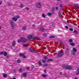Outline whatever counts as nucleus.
Instances as JSON below:
<instances>
[{"mask_svg": "<svg viewBox=\"0 0 79 79\" xmlns=\"http://www.w3.org/2000/svg\"><path fill=\"white\" fill-rule=\"evenodd\" d=\"M65 28H66V29H68V26H65Z\"/></svg>", "mask_w": 79, "mask_h": 79, "instance_id": "09e8293b", "label": "nucleus"}, {"mask_svg": "<svg viewBox=\"0 0 79 79\" xmlns=\"http://www.w3.org/2000/svg\"><path fill=\"white\" fill-rule=\"evenodd\" d=\"M74 79H77V77H75Z\"/></svg>", "mask_w": 79, "mask_h": 79, "instance_id": "bf43d9fd", "label": "nucleus"}, {"mask_svg": "<svg viewBox=\"0 0 79 79\" xmlns=\"http://www.w3.org/2000/svg\"><path fill=\"white\" fill-rule=\"evenodd\" d=\"M15 45L16 42H15V41H14L12 42V46H13V47H14L15 46Z\"/></svg>", "mask_w": 79, "mask_h": 79, "instance_id": "4468645a", "label": "nucleus"}, {"mask_svg": "<svg viewBox=\"0 0 79 79\" xmlns=\"http://www.w3.org/2000/svg\"><path fill=\"white\" fill-rule=\"evenodd\" d=\"M73 33L74 34H76L77 35L78 34V32H77V31L76 30H75L73 31Z\"/></svg>", "mask_w": 79, "mask_h": 79, "instance_id": "f8f14e48", "label": "nucleus"}, {"mask_svg": "<svg viewBox=\"0 0 79 79\" xmlns=\"http://www.w3.org/2000/svg\"><path fill=\"white\" fill-rule=\"evenodd\" d=\"M60 74H62V72H60Z\"/></svg>", "mask_w": 79, "mask_h": 79, "instance_id": "052dcab7", "label": "nucleus"}, {"mask_svg": "<svg viewBox=\"0 0 79 79\" xmlns=\"http://www.w3.org/2000/svg\"><path fill=\"white\" fill-rule=\"evenodd\" d=\"M32 38V36L31 35H29L27 37L28 39L30 40V39H31Z\"/></svg>", "mask_w": 79, "mask_h": 79, "instance_id": "ddd939ff", "label": "nucleus"}, {"mask_svg": "<svg viewBox=\"0 0 79 79\" xmlns=\"http://www.w3.org/2000/svg\"><path fill=\"white\" fill-rule=\"evenodd\" d=\"M77 52V49L76 48H73V50L71 51V53L73 55H76V52Z\"/></svg>", "mask_w": 79, "mask_h": 79, "instance_id": "f03ea898", "label": "nucleus"}, {"mask_svg": "<svg viewBox=\"0 0 79 79\" xmlns=\"http://www.w3.org/2000/svg\"><path fill=\"white\" fill-rule=\"evenodd\" d=\"M19 71L21 73L23 71H24V70L23 69H19Z\"/></svg>", "mask_w": 79, "mask_h": 79, "instance_id": "5701e85b", "label": "nucleus"}, {"mask_svg": "<svg viewBox=\"0 0 79 79\" xmlns=\"http://www.w3.org/2000/svg\"><path fill=\"white\" fill-rule=\"evenodd\" d=\"M32 27H35V24L32 25Z\"/></svg>", "mask_w": 79, "mask_h": 79, "instance_id": "8fccbe9b", "label": "nucleus"}, {"mask_svg": "<svg viewBox=\"0 0 79 79\" xmlns=\"http://www.w3.org/2000/svg\"><path fill=\"white\" fill-rule=\"evenodd\" d=\"M20 8H23V7H24V5L22 4L20 6Z\"/></svg>", "mask_w": 79, "mask_h": 79, "instance_id": "bb28decb", "label": "nucleus"}, {"mask_svg": "<svg viewBox=\"0 0 79 79\" xmlns=\"http://www.w3.org/2000/svg\"><path fill=\"white\" fill-rule=\"evenodd\" d=\"M61 0H57V1H61Z\"/></svg>", "mask_w": 79, "mask_h": 79, "instance_id": "680f3d73", "label": "nucleus"}, {"mask_svg": "<svg viewBox=\"0 0 79 79\" xmlns=\"http://www.w3.org/2000/svg\"><path fill=\"white\" fill-rule=\"evenodd\" d=\"M49 38L50 39H52V38H55V36H52V35H51L50 37H49Z\"/></svg>", "mask_w": 79, "mask_h": 79, "instance_id": "cd10ccee", "label": "nucleus"}, {"mask_svg": "<svg viewBox=\"0 0 79 79\" xmlns=\"http://www.w3.org/2000/svg\"><path fill=\"white\" fill-rule=\"evenodd\" d=\"M10 24L11 26H12L13 25H15V23H14V22H13V21H11L10 22Z\"/></svg>", "mask_w": 79, "mask_h": 79, "instance_id": "b1692460", "label": "nucleus"}, {"mask_svg": "<svg viewBox=\"0 0 79 79\" xmlns=\"http://www.w3.org/2000/svg\"><path fill=\"white\" fill-rule=\"evenodd\" d=\"M18 43H20V42H22V41L21 40V38L19 40H18Z\"/></svg>", "mask_w": 79, "mask_h": 79, "instance_id": "7c9ffc66", "label": "nucleus"}, {"mask_svg": "<svg viewBox=\"0 0 79 79\" xmlns=\"http://www.w3.org/2000/svg\"><path fill=\"white\" fill-rule=\"evenodd\" d=\"M13 71L14 72H15H15H16V70H14Z\"/></svg>", "mask_w": 79, "mask_h": 79, "instance_id": "4d7b16f0", "label": "nucleus"}, {"mask_svg": "<svg viewBox=\"0 0 79 79\" xmlns=\"http://www.w3.org/2000/svg\"><path fill=\"white\" fill-rule=\"evenodd\" d=\"M39 19V18H38V19Z\"/></svg>", "mask_w": 79, "mask_h": 79, "instance_id": "69168bd1", "label": "nucleus"}, {"mask_svg": "<svg viewBox=\"0 0 79 79\" xmlns=\"http://www.w3.org/2000/svg\"><path fill=\"white\" fill-rule=\"evenodd\" d=\"M21 40H22V42H26L27 41V39L25 38H21Z\"/></svg>", "mask_w": 79, "mask_h": 79, "instance_id": "6e6552de", "label": "nucleus"}, {"mask_svg": "<svg viewBox=\"0 0 79 79\" xmlns=\"http://www.w3.org/2000/svg\"><path fill=\"white\" fill-rule=\"evenodd\" d=\"M77 73H76V75H78L79 74V68H77Z\"/></svg>", "mask_w": 79, "mask_h": 79, "instance_id": "a211bd4d", "label": "nucleus"}, {"mask_svg": "<svg viewBox=\"0 0 79 79\" xmlns=\"http://www.w3.org/2000/svg\"><path fill=\"white\" fill-rule=\"evenodd\" d=\"M63 4H62L60 5V8H62V7H63Z\"/></svg>", "mask_w": 79, "mask_h": 79, "instance_id": "79ce46f5", "label": "nucleus"}, {"mask_svg": "<svg viewBox=\"0 0 79 79\" xmlns=\"http://www.w3.org/2000/svg\"><path fill=\"white\" fill-rule=\"evenodd\" d=\"M11 4H10V3H8V6H11Z\"/></svg>", "mask_w": 79, "mask_h": 79, "instance_id": "37998d69", "label": "nucleus"}, {"mask_svg": "<svg viewBox=\"0 0 79 79\" xmlns=\"http://www.w3.org/2000/svg\"><path fill=\"white\" fill-rule=\"evenodd\" d=\"M0 37H1V36H0Z\"/></svg>", "mask_w": 79, "mask_h": 79, "instance_id": "0e129e2a", "label": "nucleus"}, {"mask_svg": "<svg viewBox=\"0 0 79 79\" xmlns=\"http://www.w3.org/2000/svg\"><path fill=\"white\" fill-rule=\"evenodd\" d=\"M65 54H66V55H69V48H67L66 49Z\"/></svg>", "mask_w": 79, "mask_h": 79, "instance_id": "423d86ee", "label": "nucleus"}, {"mask_svg": "<svg viewBox=\"0 0 79 79\" xmlns=\"http://www.w3.org/2000/svg\"><path fill=\"white\" fill-rule=\"evenodd\" d=\"M1 29H2V28L1 27H0V31L1 30Z\"/></svg>", "mask_w": 79, "mask_h": 79, "instance_id": "13d9d810", "label": "nucleus"}, {"mask_svg": "<svg viewBox=\"0 0 79 79\" xmlns=\"http://www.w3.org/2000/svg\"><path fill=\"white\" fill-rule=\"evenodd\" d=\"M66 73H65L64 74V76H66Z\"/></svg>", "mask_w": 79, "mask_h": 79, "instance_id": "5fc2aeb1", "label": "nucleus"}, {"mask_svg": "<svg viewBox=\"0 0 79 79\" xmlns=\"http://www.w3.org/2000/svg\"><path fill=\"white\" fill-rule=\"evenodd\" d=\"M1 4H2V2L0 1V5H1Z\"/></svg>", "mask_w": 79, "mask_h": 79, "instance_id": "603ef678", "label": "nucleus"}, {"mask_svg": "<svg viewBox=\"0 0 79 79\" xmlns=\"http://www.w3.org/2000/svg\"><path fill=\"white\" fill-rule=\"evenodd\" d=\"M56 10H58V9H59V8H58V7H57L56 8Z\"/></svg>", "mask_w": 79, "mask_h": 79, "instance_id": "de8ad7c7", "label": "nucleus"}, {"mask_svg": "<svg viewBox=\"0 0 79 79\" xmlns=\"http://www.w3.org/2000/svg\"><path fill=\"white\" fill-rule=\"evenodd\" d=\"M69 31H73V29L72 28H70L69 29Z\"/></svg>", "mask_w": 79, "mask_h": 79, "instance_id": "ea45409f", "label": "nucleus"}, {"mask_svg": "<svg viewBox=\"0 0 79 79\" xmlns=\"http://www.w3.org/2000/svg\"><path fill=\"white\" fill-rule=\"evenodd\" d=\"M19 18V17L18 16H15V17H12V19L13 20V21H18V19Z\"/></svg>", "mask_w": 79, "mask_h": 79, "instance_id": "20e7f679", "label": "nucleus"}, {"mask_svg": "<svg viewBox=\"0 0 79 79\" xmlns=\"http://www.w3.org/2000/svg\"><path fill=\"white\" fill-rule=\"evenodd\" d=\"M40 30L42 32H44V28H42V27H40Z\"/></svg>", "mask_w": 79, "mask_h": 79, "instance_id": "2eb2a0df", "label": "nucleus"}, {"mask_svg": "<svg viewBox=\"0 0 79 79\" xmlns=\"http://www.w3.org/2000/svg\"><path fill=\"white\" fill-rule=\"evenodd\" d=\"M33 39H35V40H40V37L37 36L34 37L33 38Z\"/></svg>", "mask_w": 79, "mask_h": 79, "instance_id": "9d476101", "label": "nucleus"}, {"mask_svg": "<svg viewBox=\"0 0 79 79\" xmlns=\"http://www.w3.org/2000/svg\"><path fill=\"white\" fill-rule=\"evenodd\" d=\"M69 42H70V43H71V42H73V40H72V39H70L69 40Z\"/></svg>", "mask_w": 79, "mask_h": 79, "instance_id": "c85d7f7f", "label": "nucleus"}, {"mask_svg": "<svg viewBox=\"0 0 79 79\" xmlns=\"http://www.w3.org/2000/svg\"><path fill=\"white\" fill-rule=\"evenodd\" d=\"M36 6L38 8H40L42 7V4L40 2H37L36 4Z\"/></svg>", "mask_w": 79, "mask_h": 79, "instance_id": "39448f33", "label": "nucleus"}, {"mask_svg": "<svg viewBox=\"0 0 79 79\" xmlns=\"http://www.w3.org/2000/svg\"><path fill=\"white\" fill-rule=\"evenodd\" d=\"M58 15L59 17L61 18H62V15L61 14V12L60 11H59L58 13Z\"/></svg>", "mask_w": 79, "mask_h": 79, "instance_id": "9b49d317", "label": "nucleus"}, {"mask_svg": "<svg viewBox=\"0 0 79 79\" xmlns=\"http://www.w3.org/2000/svg\"><path fill=\"white\" fill-rule=\"evenodd\" d=\"M42 17L43 18H45V17H46V15L45 14H43L42 15Z\"/></svg>", "mask_w": 79, "mask_h": 79, "instance_id": "c756f323", "label": "nucleus"}, {"mask_svg": "<svg viewBox=\"0 0 79 79\" xmlns=\"http://www.w3.org/2000/svg\"><path fill=\"white\" fill-rule=\"evenodd\" d=\"M43 35L44 37H46L47 36V34L46 33H44L43 34Z\"/></svg>", "mask_w": 79, "mask_h": 79, "instance_id": "4c0bfd02", "label": "nucleus"}, {"mask_svg": "<svg viewBox=\"0 0 79 79\" xmlns=\"http://www.w3.org/2000/svg\"><path fill=\"white\" fill-rule=\"evenodd\" d=\"M3 77H7V75L6 74H4L3 75Z\"/></svg>", "mask_w": 79, "mask_h": 79, "instance_id": "c9c22d12", "label": "nucleus"}, {"mask_svg": "<svg viewBox=\"0 0 79 79\" xmlns=\"http://www.w3.org/2000/svg\"><path fill=\"white\" fill-rule=\"evenodd\" d=\"M50 61H53V60L52 59H49L48 60H47V62H49Z\"/></svg>", "mask_w": 79, "mask_h": 79, "instance_id": "412c9836", "label": "nucleus"}, {"mask_svg": "<svg viewBox=\"0 0 79 79\" xmlns=\"http://www.w3.org/2000/svg\"><path fill=\"white\" fill-rule=\"evenodd\" d=\"M64 54L62 51H60L58 55V57H61V56L63 55Z\"/></svg>", "mask_w": 79, "mask_h": 79, "instance_id": "7ed1b4c3", "label": "nucleus"}, {"mask_svg": "<svg viewBox=\"0 0 79 79\" xmlns=\"http://www.w3.org/2000/svg\"><path fill=\"white\" fill-rule=\"evenodd\" d=\"M38 63L39 65H40V66H41V65H42V63H41V61H39L38 62Z\"/></svg>", "mask_w": 79, "mask_h": 79, "instance_id": "393cba45", "label": "nucleus"}, {"mask_svg": "<svg viewBox=\"0 0 79 79\" xmlns=\"http://www.w3.org/2000/svg\"><path fill=\"white\" fill-rule=\"evenodd\" d=\"M39 19V18H38V19Z\"/></svg>", "mask_w": 79, "mask_h": 79, "instance_id": "338daca9", "label": "nucleus"}, {"mask_svg": "<svg viewBox=\"0 0 79 79\" xmlns=\"http://www.w3.org/2000/svg\"><path fill=\"white\" fill-rule=\"evenodd\" d=\"M23 76H24L25 77H26V76H27V73H24L23 74Z\"/></svg>", "mask_w": 79, "mask_h": 79, "instance_id": "f3484780", "label": "nucleus"}, {"mask_svg": "<svg viewBox=\"0 0 79 79\" xmlns=\"http://www.w3.org/2000/svg\"><path fill=\"white\" fill-rule=\"evenodd\" d=\"M48 16H51L52 14V13L50 12H49L48 13Z\"/></svg>", "mask_w": 79, "mask_h": 79, "instance_id": "2f4dec72", "label": "nucleus"}, {"mask_svg": "<svg viewBox=\"0 0 79 79\" xmlns=\"http://www.w3.org/2000/svg\"><path fill=\"white\" fill-rule=\"evenodd\" d=\"M61 44H62V45H63V43H62Z\"/></svg>", "mask_w": 79, "mask_h": 79, "instance_id": "e2e57ef3", "label": "nucleus"}, {"mask_svg": "<svg viewBox=\"0 0 79 79\" xmlns=\"http://www.w3.org/2000/svg\"><path fill=\"white\" fill-rule=\"evenodd\" d=\"M70 44L72 46H74L75 45V44L74 43H70Z\"/></svg>", "mask_w": 79, "mask_h": 79, "instance_id": "a878e982", "label": "nucleus"}, {"mask_svg": "<svg viewBox=\"0 0 79 79\" xmlns=\"http://www.w3.org/2000/svg\"><path fill=\"white\" fill-rule=\"evenodd\" d=\"M42 61L43 63H45V61H46L45 60H42Z\"/></svg>", "mask_w": 79, "mask_h": 79, "instance_id": "a18cd8bd", "label": "nucleus"}, {"mask_svg": "<svg viewBox=\"0 0 79 79\" xmlns=\"http://www.w3.org/2000/svg\"><path fill=\"white\" fill-rule=\"evenodd\" d=\"M30 68H29V67H27V70H29Z\"/></svg>", "mask_w": 79, "mask_h": 79, "instance_id": "c03bdc74", "label": "nucleus"}, {"mask_svg": "<svg viewBox=\"0 0 79 79\" xmlns=\"http://www.w3.org/2000/svg\"><path fill=\"white\" fill-rule=\"evenodd\" d=\"M55 7H53L52 8V11H51V12H52V13H55V11H55Z\"/></svg>", "mask_w": 79, "mask_h": 79, "instance_id": "6ab92c4d", "label": "nucleus"}, {"mask_svg": "<svg viewBox=\"0 0 79 79\" xmlns=\"http://www.w3.org/2000/svg\"><path fill=\"white\" fill-rule=\"evenodd\" d=\"M6 58L8 59L10 58V56H7L6 57Z\"/></svg>", "mask_w": 79, "mask_h": 79, "instance_id": "49530a36", "label": "nucleus"}, {"mask_svg": "<svg viewBox=\"0 0 79 79\" xmlns=\"http://www.w3.org/2000/svg\"><path fill=\"white\" fill-rule=\"evenodd\" d=\"M43 66H48V65L47 64H43Z\"/></svg>", "mask_w": 79, "mask_h": 79, "instance_id": "e433bc0d", "label": "nucleus"}, {"mask_svg": "<svg viewBox=\"0 0 79 79\" xmlns=\"http://www.w3.org/2000/svg\"><path fill=\"white\" fill-rule=\"evenodd\" d=\"M9 79H16V78H10Z\"/></svg>", "mask_w": 79, "mask_h": 79, "instance_id": "6e6d98bb", "label": "nucleus"}, {"mask_svg": "<svg viewBox=\"0 0 79 79\" xmlns=\"http://www.w3.org/2000/svg\"><path fill=\"white\" fill-rule=\"evenodd\" d=\"M26 27H24L22 28L23 30H26Z\"/></svg>", "mask_w": 79, "mask_h": 79, "instance_id": "72a5a7b5", "label": "nucleus"}, {"mask_svg": "<svg viewBox=\"0 0 79 79\" xmlns=\"http://www.w3.org/2000/svg\"><path fill=\"white\" fill-rule=\"evenodd\" d=\"M3 54L4 56H7V53L6 52H3L2 51L0 52V55H3Z\"/></svg>", "mask_w": 79, "mask_h": 79, "instance_id": "0eeeda50", "label": "nucleus"}, {"mask_svg": "<svg viewBox=\"0 0 79 79\" xmlns=\"http://www.w3.org/2000/svg\"><path fill=\"white\" fill-rule=\"evenodd\" d=\"M74 6H75L76 7H77V5H74Z\"/></svg>", "mask_w": 79, "mask_h": 79, "instance_id": "864d4df0", "label": "nucleus"}, {"mask_svg": "<svg viewBox=\"0 0 79 79\" xmlns=\"http://www.w3.org/2000/svg\"><path fill=\"white\" fill-rule=\"evenodd\" d=\"M30 50L31 52H34V49L33 48H30Z\"/></svg>", "mask_w": 79, "mask_h": 79, "instance_id": "dca6fc26", "label": "nucleus"}, {"mask_svg": "<svg viewBox=\"0 0 79 79\" xmlns=\"http://www.w3.org/2000/svg\"><path fill=\"white\" fill-rule=\"evenodd\" d=\"M17 63H21V60H17Z\"/></svg>", "mask_w": 79, "mask_h": 79, "instance_id": "f704fd0d", "label": "nucleus"}, {"mask_svg": "<svg viewBox=\"0 0 79 79\" xmlns=\"http://www.w3.org/2000/svg\"><path fill=\"white\" fill-rule=\"evenodd\" d=\"M11 28L12 29H15V25H11Z\"/></svg>", "mask_w": 79, "mask_h": 79, "instance_id": "4be33fe9", "label": "nucleus"}, {"mask_svg": "<svg viewBox=\"0 0 79 79\" xmlns=\"http://www.w3.org/2000/svg\"><path fill=\"white\" fill-rule=\"evenodd\" d=\"M63 68L65 69H67L71 70L73 69V67L69 65H65V66H63Z\"/></svg>", "mask_w": 79, "mask_h": 79, "instance_id": "f257e3e1", "label": "nucleus"}, {"mask_svg": "<svg viewBox=\"0 0 79 79\" xmlns=\"http://www.w3.org/2000/svg\"><path fill=\"white\" fill-rule=\"evenodd\" d=\"M44 59H45V60H48V58L47 57H44Z\"/></svg>", "mask_w": 79, "mask_h": 79, "instance_id": "58836bf2", "label": "nucleus"}, {"mask_svg": "<svg viewBox=\"0 0 79 79\" xmlns=\"http://www.w3.org/2000/svg\"><path fill=\"white\" fill-rule=\"evenodd\" d=\"M23 46L24 47H28V46L27 44H23Z\"/></svg>", "mask_w": 79, "mask_h": 79, "instance_id": "473e14b6", "label": "nucleus"}, {"mask_svg": "<svg viewBox=\"0 0 79 79\" xmlns=\"http://www.w3.org/2000/svg\"><path fill=\"white\" fill-rule=\"evenodd\" d=\"M25 9L27 10H29V8L27 7H26L25 8Z\"/></svg>", "mask_w": 79, "mask_h": 79, "instance_id": "a19ab883", "label": "nucleus"}, {"mask_svg": "<svg viewBox=\"0 0 79 79\" xmlns=\"http://www.w3.org/2000/svg\"><path fill=\"white\" fill-rule=\"evenodd\" d=\"M19 56H22V57H23V58H26V56H25V55H24V54L22 53H20L19 54Z\"/></svg>", "mask_w": 79, "mask_h": 79, "instance_id": "1a4fd4ad", "label": "nucleus"}, {"mask_svg": "<svg viewBox=\"0 0 79 79\" xmlns=\"http://www.w3.org/2000/svg\"><path fill=\"white\" fill-rule=\"evenodd\" d=\"M44 73H47L46 72V70H45V69L44 70Z\"/></svg>", "mask_w": 79, "mask_h": 79, "instance_id": "3c124183", "label": "nucleus"}, {"mask_svg": "<svg viewBox=\"0 0 79 79\" xmlns=\"http://www.w3.org/2000/svg\"><path fill=\"white\" fill-rule=\"evenodd\" d=\"M41 76L43 77H45L46 76H47V75H45L44 74H42Z\"/></svg>", "mask_w": 79, "mask_h": 79, "instance_id": "aec40b11", "label": "nucleus"}]
</instances>
